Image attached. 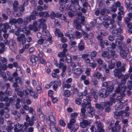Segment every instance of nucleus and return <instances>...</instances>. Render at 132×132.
<instances>
[{"instance_id":"nucleus-1","label":"nucleus","mask_w":132,"mask_h":132,"mask_svg":"<svg viewBox=\"0 0 132 132\" xmlns=\"http://www.w3.org/2000/svg\"><path fill=\"white\" fill-rule=\"evenodd\" d=\"M83 103H82V107L85 108L87 107V106L88 105V109H89V110L88 111V115L90 117H92L94 116H95V117L96 118H98V116H97L95 115L94 114L95 111L94 108L91 106L90 103L88 102L87 100L85 99H84L83 100Z\"/></svg>"},{"instance_id":"nucleus-2","label":"nucleus","mask_w":132,"mask_h":132,"mask_svg":"<svg viewBox=\"0 0 132 132\" xmlns=\"http://www.w3.org/2000/svg\"><path fill=\"white\" fill-rule=\"evenodd\" d=\"M67 50H63L62 52L58 53V56L60 57H66V60L68 62H70L72 61V58L70 55L68 54L67 55L66 54Z\"/></svg>"},{"instance_id":"nucleus-3","label":"nucleus","mask_w":132,"mask_h":132,"mask_svg":"<svg viewBox=\"0 0 132 132\" xmlns=\"http://www.w3.org/2000/svg\"><path fill=\"white\" fill-rule=\"evenodd\" d=\"M37 119L36 114L32 115L30 119L29 116L27 115L26 116V121L28 122L29 125L30 126H32L34 124V122Z\"/></svg>"},{"instance_id":"nucleus-4","label":"nucleus","mask_w":132,"mask_h":132,"mask_svg":"<svg viewBox=\"0 0 132 132\" xmlns=\"http://www.w3.org/2000/svg\"><path fill=\"white\" fill-rule=\"evenodd\" d=\"M37 21H34L32 25H30L29 26V30H33L35 32L39 31L40 30V26L37 27Z\"/></svg>"},{"instance_id":"nucleus-5","label":"nucleus","mask_w":132,"mask_h":132,"mask_svg":"<svg viewBox=\"0 0 132 132\" xmlns=\"http://www.w3.org/2000/svg\"><path fill=\"white\" fill-rule=\"evenodd\" d=\"M14 125L15 127L14 130L15 132H24L22 129L23 127V125H20L18 122H16L14 123Z\"/></svg>"},{"instance_id":"nucleus-6","label":"nucleus","mask_w":132,"mask_h":132,"mask_svg":"<svg viewBox=\"0 0 132 132\" xmlns=\"http://www.w3.org/2000/svg\"><path fill=\"white\" fill-rule=\"evenodd\" d=\"M122 83H120L118 85V87L116 88L115 91L116 93H119L120 92V93H124L125 91L126 87V86L123 85L122 86Z\"/></svg>"},{"instance_id":"nucleus-7","label":"nucleus","mask_w":132,"mask_h":132,"mask_svg":"<svg viewBox=\"0 0 132 132\" xmlns=\"http://www.w3.org/2000/svg\"><path fill=\"white\" fill-rule=\"evenodd\" d=\"M25 36V35L23 34H20L17 37V41L19 42H22V44L23 45L26 42Z\"/></svg>"},{"instance_id":"nucleus-8","label":"nucleus","mask_w":132,"mask_h":132,"mask_svg":"<svg viewBox=\"0 0 132 132\" xmlns=\"http://www.w3.org/2000/svg\"><path fill=\"white\" fill-rule=\"evenodd\" d=\"M113 72L115 77H117L119 78H121L123 76V74L121 73L118 68L114 69L113 70Z\"/></svg>"},{"instance_id":"nucleus-9","label":"nucleus","mask_w":132,"mask_h":132,"mask_svg":"<svg viewBox=\"0 0 132 132\" xmlns=\"http://www.w3.org/2000/svg\"><path fill=\"white\" fill-rule=\"evenodd\" d=\"M64 59L63 58H61L59 60V64H58L57 67L59 68H62V70L63 72H64L67 68L66 66L64 64Z\"/></svg>"},{"instance_id":"nucleus-10","label":"nucleus","mask_w":132,"mask_h":132,"mask_svg":"<svg viewBox=\"0 0 132 132\" xmlns=\"http://www.w3.org/2000/svg\"><path fill=\"white\" fill-rule=\"evenodd\" d=\"M109 93L105 89H103L99 91V94L101 97H105L107 96Z\"/></svg>"},{"instance_id":"nucleus-11","label":"nucleus","mask_w":132,"mask_h":132,"mask_svg":"<svg viewBox=\"0 0 132 132\" xmlns=\"http://www.w3.org/2000/svg\"><path fill=\"white\" fill-rule=\"evenodd\" d=\"M119 122L118 121H116L115 123V127H113L111 129V130L112 132H120L119 131L121 130V128L120 126H118L117 127L118 130L117 129V126L119 124Z\"/></svg>"},{"instance_id":"nucleus-12","label":"nucleus","mask_w":132,"mask_h":132,"mask_svg":"<svg viewBox=\"0 0 132 132\" xmlns=\"http://www.w3.org/2000/svg\"><path fill=\"white\" fill-rule=\"evenodd\" d=\"M38 57L35 55H32L30 56V60L33 65H35L36 62L38 61Z\"/></svg>"},{"instance_id":"nucleus-13","label":"nucleus","mask_w":132,"mask_h":132,"mask_svg":"<svg viewBox=\"0 0 132 132\" xmlns=\"http://www.w3.org/2000/svg\"><path fill=\"white\" fill-rule=\"evenodd\" d=\"M97 127L98 130L99 132H104V130L103 129V125L102 124L100 123V121H96L95 123Z\"/></svg>"},{"instance_id":"nucleus-14","label":"nucleus","mask_w":132,"mask_h":132,"mask_svg":"<svg viewBox=\"0 0 132 132\" xmlns=\"http://www.w3.org/2000/svg\"><path fill=\"white\" fill-rule=\"evenodd\" d=\"M74 23L75 26H76V29L78 30H81V31L83 30L81 29V24L77 20H74Z\"/></svg>"},{"instance_id":"nucleus-15","label":"nucleus","mask_w":132,"mask_h":132,"mask_svg":"<svg viewBox=\"0 0 132 132\" xmlns=\"http://www.w3.org/2000/svg\"><path fill=\"white\" fill-rule=\"evenodd\" d=\"M75 119L71 118L70 121L68 125V128L71 130V131L73 130V127H72L73 124L75 123Z\"/></svg>"},{"instance_id":"nucleus-16","label":"nucleus","mask_w":132,"mask_h":132,"mask_svg":"<svg viewBox=\"0 0 132 132\" xmlns=\"http://www.w3.org/2000/svg\"><path fill=\"white\" fill-rule=\"evenodd\" d=\"M111 96H112L113 97H111V98H110V102H107V103L110 105H111L113 103H115L116 101V100L114 98V96L115 95V94L114 93L113 94V95H110Z\"/></svg>"},{"instance_id":"nucleus-17","label":"nucleus","mask_w":132,"mask_h":132,"mask_svg":"<svg viewBox=\"0 0 132 132\" xmlns=\"http://www.w3.org/2000/svg\"><path fill=\"white\" fill-rule=\"evenodd\" d=\"M10 28V26L8 23L3 24V27L2 28V31L3 32H7V30Z\"/></svg>"},{"instance_id":"nucleus-18","label":"nucleus","mask_w":132,"mask_h":132,"mask_svg":"<svg viewBox=\"0 0 132 132\" xmlns=\"http://www.w3.org/2000/svg\"><path fill=\"white\" fill-rule=\"evenodd\" d=\"M128 52V50H120V56L123 59H126L127 57V53Z\"/></svg>"},{"instance_id":"nucleus-19","label":"nucleus","mask_w":132,"mask_h":132,"mask_svg":"<svg viewBox=\"0 0 132 132\" xmlns=\"http://www.w3.org/2000/svg\"><path fill=\"white\" fill-rule=\"evenodd\" d=\"M55 34L56 36L59 37H62L63 36V33L59 29L56 28L55 32Z\"/></svg>"},{"instance_id":"nucleus-20","label":"nucleus","mask_w":132,"mask_h":132,"mask_svg":"<svg viewBox=\"0 0 132 132\" xmlns=\"http://www.w3.org/2000/svg\"><path fill=\"white\" fill-rule=\"evenodd\" d=\"M109 28L110 29H114L116 28V25L114 23L113 20H110Z\"/></svg>"},{"instance_id":"nucleus-21","label":"nucleus","mask_w":132,"mask_h":132,"mask_svg":"<svg viewBox=\"0 0 132 132\" xmlns=\"http://www.w3.org/2000/svg\"><path fill=\"white\" fill-rule=\"evenodd\" d=\"M112 33L113 35L118 37L120 36L121 35L120 31L118 29L113 30Z\"/></svg>"},{"instance_id":"nucleus-22","label":"nucleus","mask_w":132,"mask_h":132,"mask_svg":"<svg viewBox=\"0 0 132 132\" xmlns=\"http://www.w3.org/2000/svg\"><path fill=\"white\" fill-rule=\"evenodd\" d=\"M73 73L77 76H79L82 72V70L80 68L75 69L73 70Z\"/></svg>"},{"instance_id":"nucleus-23","label":"nucleus","mask_w":132,"mask_h":132,"mask_svg":"<svg viewBox=\"0 0 132 132\" xmlns=\"http://www.w3.org/2000/svg\"><path fill=\"white\" fill-rule=\"evenodd\" d=\"M123 78L121 79V83L123 84H125L126 82V80L129 77L128 74L126 73L124 76H123Z\"/></svg>"},{"instance_id":"nucleus-24","label":"nucleus","mask_w":132,"mask_h":132,"mask_svg":"<svg viewBox=\"0 0 132 132\" xmlns=\"http://www.w3.org/2000/svg\"><path fill=\"white\" fill-rule=\"evenodd\" d=\"M89 123L86 120H83L80 123V125L82 128H85L89 124Z\"/></svg>"},{"instance_id":"nucleus-25","label":"nucleus","mask_w":132,"mask_h":132,"mask_svg":"<svg viewBox=\"0 0 132 132\" xmlns=\"http://www.w3.org/2000/svg\"><path fill=\"white\" fill-rule=\"evenodd\" d=\"M123 108L124 106L123 104L119 103L117 104L115 106V108L116 110L122 109Z\"/></svg>"},{"instance_id":"nucleus-26","label":"nucleus","mask_w":132,"mask_h":132,"mask_svg":"<svg viewBox=\"0 0 132 132\" xmlns=\"http://www.w3.org/2000/svg\"><path fill=\"white\" fill-rule=\"evenodd\" d=\"M109 13V11L108 9L104 8L101 10L100 14L101 15H104L105 13Z\"/></svg>"},{"instance_id":"nucleus-27","label":"nucleus","mask_w":132,"mask_h":132,"mask_svg":"<svg viewBox=\"0 0 132 132\" xmlns=\"http://www.w3.org/2000/svg\"><path fill=\"white\" fill-rule=\"evenodd\" d=\"M105 103H102L101 104H95L96 108L101 110H103V108L105 106Z\"/></svg>"},{"instance_id":"nucleus-28","label":"nucleus","mask_w":132,"mask_h":132,"mask_svg":"<svg viewBox=\"0 0 132 132\" xmlns=\"http://www.w3.org/2000/svg\"><path fill=\"white\" fill-rule=\"evenodd\" d=\"M102 56L104 57H106L108 59H109L111 58V56L109 55V53L106 51L103 52L102 53Z\"/></svg>"},{"instance_id":"nucleus-29","label":"nucleus","mask_w":132,"mask_h":132,"mask_svg":"<svg viewBox=\"0 0 132 132\" xmlns=\"http://www.w3.org/2000/svg\"><path fill=\"white\" fill-rule=\"evenodd\" d=\"M68 22V30L69 31H72L74 28V26L73 24H71L69 22V21Z\"/></svg>"},{"instance_id":"nucleus-30","label":"nucleus","mask_w":132,"mask_h":132,"mask_svg":"<svg viewBox=\"0 0 132 132\" xmlns=\"http://www.w3.org/2000/svg\"><path fill=\"white\" fill-rule=\"evenodd\" d=\"M92 76L94 78L100 79L102 76V75L100 73L97 72L93 73Z\"/></svg>"},{"instance_id":"nucleus-31","label":"nucleus","mask_w":132,"mask_h":132,"mask_svg":"<svg viewBox=\"0 0 132 132\" xmlns=\"http://www.w3.org/2000/svg\"><path fill=\"white\" fill-rule=\"evenodd\" d=\"M84 108H85L83 107V108L81 109V115L82 117V118H86L87 117V116L85 114L86 110Z\"/></svg>"},{"instance_id":"nucleus-32","label":"nucleus","mask_w":132,"mask_h":132,"mask_svg":"<svg viewBox=\"0 0 132 132\" xmlns=\"http://www.w3.org/2000/svg\"><path fill=\"white\" fill-rule=\"evenodd\" d=\"M31 21L30 17L27 16L23 20V24L24 25H26L28 23L30 22Z\"/></svg>"},{"instance_id":"nucleus-33","label":"nucleus","mask_w":132,"mask_h":132,"mask_svg":"<svg viewBox=\"0 0 132 132\" xmlns=\"http://www.w3.org/2000/svg\"><path fill=\"white\" fill-rule=\"evenodd\" d=\"M118 10L120 11L118 12V14L119 15H121L124 13L123 8L122 6L120 5L118 7Z\"/></svg>"},{"instance_id":"nucleus-34","label":"nucleus","mask_w":132,"mask_h":132,"mask_svg":"<svg viewBox=\"0 0 132 132\" xmlns=\"http://www.w3.org/2000/svg\"><path fill=\"white\" fill-rule=\"evenodd\" d=\"M109 54H111V55H111V57L113 56L114 58H116L118 56L117 54L115 53L114 50H111L109 52Z\"/></svg>"},{"instance_id":"nucleus-35","label":"nucleus","mask_w":132,"mask_h":132,"mask_svg":"<svg viewBox=\"0 0 132 132\" xmlns=\"http://www.w3.org/2000/svg\"><path fill=\"white\" fill-rule=\"evenodd\" d=\"M85 17L84 16H81L80 18V24L83 25H85L86 24V22L85 20Z\"/></svg>"},{"instance_id":"nucleus-36","label":"nucleus","mask_w":132,"mask_h":132,"mask_svg":"<svg viewBox=\"0 0 132 132\" xmlns=\"http://www.w3.org/2000/svg\"><path fill=\"white\" fill-rule=\"evenodd\" d=\"M122 41L120 39H118L116 40V45L119 47H121L122 44Z\"/></svg>"},{"instance_id":"nucleus-37","label":"nucleus","mask_w":132,"mask_h":132,"mask_svg":"<svg viewBox=\"0 0 132 132\" xmlns=\"http://www.w3.org/2000/svg\"><path fill=\"white\" fill-rule=\"evenodd\" d=\"M127 87L128 89L130 90L132 88V81L128 80L127 82Z\"/></svg>"},{"instance_id":"nucleus-38","label":"nucleus","mask_w":132,"mask_h":132,"mask_svg":"<svg viewBox=\"0 0 132 132\" xmlns=\"http://www.w3.org/2000/svg\"><path fill=\"white\" fill-rule=\"evenodd\" d=\"M14 100L13 98H10L9 99L8 98V100L6 101V102H7L8 103V104H6V105L7 106H9V104H10L12 103H14Z\"/></svg>"},{"instance_id":"nucleus-39","label":"nucleus","mask_w":132,"mask_h":132,"mask_svg":"<svg viewBox=\"0 0 132 132\" xmlns=\"http://www.w3.org/2000/svg\"><path fill=\"white\" fill-rule=\"evenodd\" d=\"M14 15L15 17H17L20 16L22 14L20 12L18 11V9L16 10H14Z\"/></svg>"},{"instance_id":"nucleus-40","label":"nucleus","mask_w":132,"mask_h":132,"mask_svg":"<svg viewBox=\"0 0 132 132\" xmlns=\"http://www.w3.org/2000/svg\"><path fill=\"white\" fill-rule=\"evenodd\" d=\"M75 35L76 38L79 39L81 38V34L80 32L78 31H76L75 32Z\"/></svg>"},{"instance_id":"nucleus-41","label":"nucleus","mask_w":132,"mask_h":132,"mask_svg":"<svg viewBox=\"0 0 132 132\" xmlns=\"http://www.w3.org/2000/svg\"><path fill=\"white\" fill-rule=\"evenodd\" d=\"M82 32L84 36L83 37L84 39L85 40H87L88 37V34L83 30L82 31Z\"/></svg>"},{"instance_id":"nucleus-42","label":"nucleus","mask_w":132,"mask_h":132,"mask_svg":"<svg viewBox=\"0 0 132 132\" xmlns=\"http://www.w3.org/2000/svg\"><path fill=\"white\" fill-rule=\"evenodd\" d=\"M18 5V2L17 1H15L13 4V9L14 10H16L18 9L17 6Z\"/></svg>"},{"instance_id":"nucleus-43","label":"nucleus","mask_w":132,"mask_h":132,"mask_svg":"<svg viewBox=\"0 0 132 132\" xmlns=\"http://www.w3.org/2000/svg\"><path fill=\"white\" fill-rule=\"evenodd\" d=\"M91 93H92V96H93L95 100H96L97 98V92L93 90H92Z\"/></svg>"},{"instance_id":"nucleus-44","label":"nucleus","mask_w":132,"mask_h":132,"mask_svg":"<svg viewBox=\"0 0 132 132\" xmlns=\"http://www.w3.org/2000/svg\"><path fill=\"white\" fill-rule=\"evenodd\" d=\"M49 120L51 122L53 123H55V120L54 117L52 115H50L48 117Z\"/></svg>"},{"instance_id":"nucleus-45","label":"nucleus","mask_w":132,"mask_h":132,"mask_svg":"<svg viewBox=\"0 0 132 132\" xmlns=\"http://www.w3.org/2000/svg\"><path fill=\"white\" fill-rule=\"evenodd\" d=\"M5 93L7 95H11L12 93L11 90L10 88H7Z\"/></svg>"},{"instance_id":"nucleus-46","label":"nucleus","mask_w":132,"mask_h":132,"mask_svg":"<svg viewBox=\"0 0 132 132\" xmlns=\"http://www.w3.org/2000/svg\"><path fill=\"white\" fill-rule=\"evenodd\" d=\"M97 64L96 63L93 62H90L89 64V67L93 68H95L97 66Z\"/></svg>"},{"instance_id":"nucleus-47","label":"nucleus","mask_w":132,"mask_h":132,"mask_svg":"<svg viewBox=\"0 0 132 132\" xmlns=\"http://www.w3.org/2000/svg\"><path fill=\"white\" fill-rule=\"evenodd\" d=\"M102 25L103 26L106 28H108L109 27V23H107L106 21L102 22L101 23Z\"/></svg>"},{"instance_id":"nucleus-48","label":"nucleus","mask_w":132,"mask_h":132,"mask_svg":"<svg viewBox=\"0 0 132 132\" xmlns=\"http://www.w3.org/2000/svg\"><path fill=\"white\" fill-rule=\"evenodd\" d=\"M55 82V81H52L49 84L46 85L45 86V88L47 89L49 88Z\"/></svg>"},{"instance_id":"nucleus-49","label":"nucleus","mask_w":132,"mask_h":132,"mask_svg":"<svg viewBox=\"0 0 132 132\" xmlns=\"http://www.w3.org/2000/svg\"><path fill=\"white\" fill-rule=\"evenodd\" d=\"M120 95V96H118L117 97V99L119 100V102L120 101L123 97L125 96V94L124 93H121Z\"/></svg>"},{"instance_id":"nucleus-50","label":"nucleus","mask_w":132,"mask_h":132,"mask_svg":"<svg viewBox=\"0 0 132 132\" xmlns=\"http://www.w3.org/2000/svg\"><path fill=\"white\" fill-rule=\"evenodd\" d=\"M97 38L98 40L100 41V43H103L104 40L101 35H99L97 36Z\"/></svg>"},{"instance_id":"nucleus-51","label":"nucleus","mask_w":132,"mask_h":132,"mask_svg":"<svg viewBox=\"0 0 132 132\" xmlns=\"http://www.w3.org/2000/svg\"><path fill=\"white\" fill-rule=\"evenodd\" d=\"M45 21V19L43 18L40 19L38 20V22L39 23L40 25H42L43 23H44Z\"/></svg>"},{"instance_id":"nucleus-52","label":"nucleus","mask_w":132,"mask_h":132,"mask_svg":"<svg viewBox=\"0 0 132 132\" xmlns=\"http://www.w3.org/2000/svg\"><path fill=\"white\" fill-rule=\"evenodd\" d=\"M64 95L66 97L69 96L70 95V92L67 90H65L64 92Z\"/></svg>"},{"instance_id":"nucleus-53","label":"nucleus","mask_w":132,"mask_h":132,"mask_svg":"<svg viewBox=\"0 0 132 132\" xmlns=\"http://www.w3.org/2000/svg\"><path fill=\"white\" fill-rule=\"evenodd\" d=\"M45 39H46L45 37H43L42 38L38 40L37 43L38 44H42L43 43Z\"/></svg>"},{"instance_id":"nucleus-54","label":"nucleus","mask_w":132,"mask_h":132,"mask_svg":"<svg viewBox=\"0 0 132 132\" xmlns=\"http://www.w3.org/2000/svg\"><path fill=\"white\" fill-rule=\"evenodd\" d=\"M15 80L16 83H19L20 84H22V82L20 78L19 77H16L15 78Z\"/></svg>"},{"instance_id":"nucleus-55","label":"nucleus","mask_w":132,"mask_h":132,"mask_svg":"<svg viewBox=\"0 0 132 132\" xmlns=\"http://www.w3.org/2000/svg\"><path fill=\"white\" fill-rule=\"evenodd\" d=\"M8 100V97H5L4 98L2 96H0V100L1 101H4L6 102Z\"/></svg>"},{"instance_id":"nucleus-56","label":"nucleus","mask_w":132,"mask_h":132,"mask_svg":"<svg viewBox=\"0 0 132 132\" xmlns=\"http://www.w3.org/2000/svg\"><path fill=\"white\" fill-rule=\"evenodd\" d=\"M90 89H89L86 88L85 90L82 93V95L83 96H86L88 93V91Z\"/></svg>"},{"instance_id":"nucleus-57","label":"nucleus","mask_w":132,"mask_h":132,"mask_svg":"<svg viewBox=\"0 0 132 132\" xmlns=\"http://www.w3.org/2000/svg\"><path fill=\"white\" fill-rule=\"evenodd\" d=\"M10 22L12 24H16L17 23V19H11L10 20Z\"/></svg>"},{"instance_id":"nucleus-58","label":"nucleus","mask_w":132,"mask_h":132,"mask_svg":"<svg viewBox=\"0 0 132 132\" xmlns=\"http://www.w3.org/2000/svg\"><path fill=\"white\" fill-rule=\"evenodd\" d=\"M18 10H19L20 12H23L24 10V8L23 5H21L18 8Z\"/></svg>"},{"instance_id":"nucleus-59","label":"nucleus","mask_w":132,"mask_h":132,"mask_svg":"<svg viewBox=\"0 0 132 132\" xmlns=\"http://www.w3.org/2000/svg\"><path fill=\"white\" fill-rule=\"evenodd\" d=\"M78 113L76 112L72 113L71 114V118H74L75 119V118L77 117L78 115Z\"/></svg>"},{"instance_id":"nucleus-60","label":"nucleus","mask_w":132,"mask_h":132,"mask_svg":"<svg viewBox=\"0 0 132 132\" xmlns=\"http://www.w3.org/2000/svg\"><path fill=\"white\" fill-rule=\"evenodd\" d=\"M96 23V19H94L93 21L91 22L90 23L92 24V26L93 27H95Z\"/></svg>"},{"instance_id":"nucleus-61","label":"nucleus","mask_w":132,"mask_h":132,"mask_svg":"<svg viewBox=\"0 0 132 132\" xmlns=\"http://www.w3.org/2000/svg\"><path fill=\"white\" fill-rule=\"evenodd\" d=\"M78 47L79 50H84L85 48L84 45L80 43L79 44Z\"/></svg>"},{"instance_id":"nucleus-62","label":"nucleus","mask_w":132,"mask_h":132,"mask_svg":"<svg viewBox=\"0 0 132 132\" xmlns=\"http://www.w3.org/2000/svg\"><path fill=\"white\" fill-rule=\"evenodd\" d=\"M13 128V126L12 125H10L7 126L6 128V130L7 131L9 132L10 131V130L12 129Z\"/></svg>"},{"instance_id":"nucleus-63","label":"nucleus","mask_w":132,"mask_h":132,"mask_svg":"<svg viewBox=\"0 0 132 132\" xmlns=\"http://www.w3.org/2000/svg\"><path fill=\"white\" fill-rule=\"evenodd\" d=\"M75 100L76 103L77 104L79 105L81 104V100L79 98H76Z\"/></svg>"},{"instance_id":"nucleus-64","label":"nucleus","mask_w":132,"mask_h":132,"mask_svg":"<svg viewBox=\"0 0 132 132\" xmlns=\"http://www.w3.org/2000/svg\"><path fill=\"white\" fill-rule=\"evenodd\" d=\"M71 87V85L69 84H64L63 87V88L64 89L65 88L69 89Z\"/></svg>"}]
</instances>
